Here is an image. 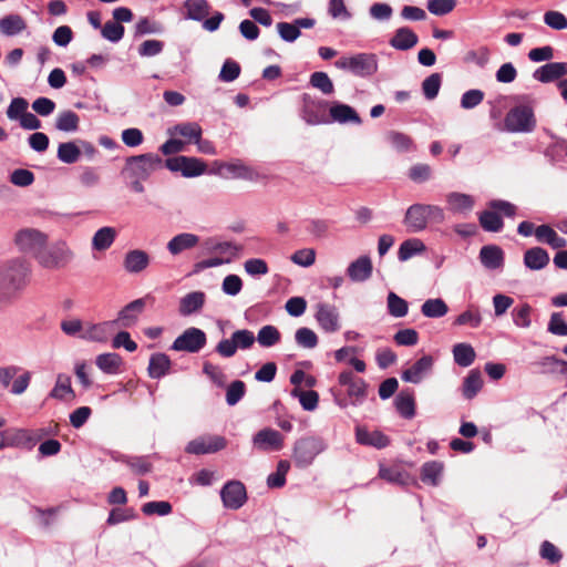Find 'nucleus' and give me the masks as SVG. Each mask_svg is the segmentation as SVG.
Here are the masks:
<instances>
[{"label":"nucleus","instance_id":"f257e3e1","mask_svg":"<svg viewBox=\"0 0 567 567\" xmlns=\"http://www.w3.org/2000/svg\"><path fill=\"white\" fill-rule=\"evenodd\" d=\"M32 268L23 257H13L0 264V303L18 300L31 282Z\"/></svg>","mask_w":567,"mask_h":567},{"label":"nucleus","instance_id":"f03ea898","mask_svg":"<svg viewBox=\"0 0 567 567\" xmlns=\"http://www.w3.org/2000/svg\"><path fill=\"white\" fill-rule=\"evenodd\" d=\"M515 100L516 104L505 115L504 126L509 133H532L537 125L536 100L527 94L516 96Z\"/></svg>","mask_w":567,"mask_h":567},{"label":"nucleus","instance_id":"7ed1b4c3","mask_svg":"<svg viewBox=\"0 0 567 567\" xmlns=\"http://www.w3.org/2000/svg\"><path fill=\"white\" fill-rule=\"evenodd\" d=\"M445 214L437 205L415 203L408 207L403 224L409 233H421L427 228L429 223L442 224Z\"/></svg>","mask_w":567,"mask_h":567},{"label":"nucleus","instance_id":"20e7f679","mask_svg":"<svg viewBox=\"0 0 567 567\" xmlns=\"http://www.w3.org/2000/svg\"><path fill=\"white\" fill-rule=\"evenodd\" d=\"M74 259V252L69 244L59 239L51 243L37 256V262L44 269L56 270L69 266Z\"/></svg>","mask_w":567,"mask_h":567},{"label":"nucleus","instance_id":"39448f33","mask_svg":"<svg viewBox=\"0 0 567 567\" xmlns=\"http://www.w3.org/2000/svg\"><path fill=\"white\" fill-rule=\"evenodd\" d=\"M162 165L163 159L157 154L145 153L134 155L125 159L121 175L124 178L148 179L155 171L162 167Z\"/></svg>","mask_w":567,"mask_h":567},{"label":"nucleus","instance_id":"423d86ee","mask_svg":"<svg viewBox=\"0 0 567 567\" xmlns=\"http://www.w3.org/2000/svg\"><path fill=\"white\" fill-rule=\"evenodd\" d=\"M378 65L377 54L369 52L343 55L334 62L337 69L347 71L358 78L372 76L377 73Z\"/></svg>","mask_w":567,"mask_h":567},{"label":"nucleus","instance_id":"0eeeda50","mask_svg":"<svg viewBox=\"0 0 567 567\" xmlns=\"http://www.w3.org/2000/svg\"><path fill=\"white\" fill-rule=\"evenodd\" d=\"M43 435H45L43 430L37 432L21 427L3 430L0 432V451L4 449L31 451Z\"/></svg>","mask_w":567,"mask_h":567},{"label":"nucleus","instance_id":"6e6552de","mask_svg":"<svg viewBox=\"0 0 567 567\" xmlns=\"http://www.w3.org/2000/svg\"><path fill=\"white\" fill-rule=\"evenodd\" d=\"M327 449L326 441L320 436H305L296 441L292 458L297 467L310 466L315 458Z\"/></svg>","mask_w":567,"mask_h":567},{"label":"nucleus","instance_id":"1a4fd4ad","mask_svg":"<svg viewBox=\"0 0 567 567\" xmlns=\"http://www.w3.org/2000/svg\"><path fill=\"white\" fill-rule=\"evenodd\" d=\"M49 240L48 234L37 228H21L13 237L17 249L27 255H31L37 259L38 254L47 247Z\"/></svg>","mask_w":567,"mask_h":567},{"label":"nucleus","instance_id":"9d476101","mask_svg":"<svg viewBox=\"0 0 567 567\" xmlns=\"http://www.w3.org/2000/svg\"><path fill=\"white\" fill-rule=\"evenodd\" d=\"M302 106L300 109V117L308 125H320L330 123L327 114L328 103L323 100H318L308 93L302 94Z\"/></svg>","mask_w":567,"mask_h":567},{"label":"nucleus","instance_id":"9b49d317","mask_svg":"<svg viewBox=\"0 0 567 567\" xmlns=\"http://www.w3.org/2000/svg\"><path fill=\"white\" fill-rule=\"evenodd\" d=\"M206 343V333L199 328L190 327L184 330V332L173 341L171 349L178 352L197 353Z\"/></svg>","mask_w":567,"mask_h":567},{"label":"nucleus","instance_id":"f8f14e48","mask_svg":"<svg viewBox=\"0 0 567 567\" xmlns=\"http://www.w3.org/2000/svg\"><path fill=\"white\" fill-rule=\"evenodd\" d=\"M165 167L173 173L179 172L186 178L200 176L207 168L202 159L184 155L167 158Z\"/></svg>","mask_w":567,"mask_h":567},{"label":"nucleus","instance_id":"ddd939ff","mask_svg":"<svg viewBox=\"0 0 567 567\" xmlns=\"http://www.w3.org/2000/svg\"><path fill=\"white\" fill-rule=\"evenodd\" d=\"M226 439L220 435H205L188 442L185 447L188 454H210L216 453L226 447Z\"/></svg>","mask_w":567,"mask_h":567},{"label":"nucleus","instance_id":"4468645a","mask_svg":"<svg viewBox=\"0 0 567 567\" xmlns=\"http://www.w3.org/2000/svg\"><path fill=\"white\" fill-rule=\"evenodd\" d=\"M315 318L319 327L327 333H334L341 327L339 311L333 305L319 302L316 306Z\"/></svg>","mask_w":567,"mask_h":567},{"label":"nucleus","instance_id":"2eb2a0df","mask_svg":"<svg viewBox=\"0 0 567 567\" xmlns=\"http://www.w3.org/2000/svg\"><path fill=\"white\" fill-rule=\"evenodd\" d=\"M220 497L226 508L238 509L247 499L245 485L239 481H229L220 489Z\"/></svg>","mask_w":567,"mask_h":567},{"label":"nucleus","instance_id":"dca6fc26","mask_svg":"<svg viewBox=\"0 0 567 567\" xmlns=\"http://www.w3.org/2000/svg\"><path fill=\"white\" fill-rule=\"evenodd\" d=\"M434 359L432 355H423L416 360L412 367L405 369L401 373V379L405 382L419 384L422 380L431 374L433 370Z\"/></svg>","mask_w":567,"mask_h":567},{"label":"nucleus","instance_id":"f3484780","mask_svg":"<svg viewBox=\"0 0 567 567\" xmlns=\"http://www.w3.org/2000/svg\"><path fill=\"white\" fill-rule=\"evenodd\" d=\"M252 445L259 451H279L282 449V435L270 427L258 431L252 437Z\"/></svg>","mask_w":567,"mask_h":567},{"label":"nucleus","instance_id":"a211bd4d","mask_svg":"<svg viewBox=\"0 0 567 567\" xmlns=\"http://www.w3.org/2000/svg\"><path fill=\"white\" fill-rule=\"evenodd\" d=\"M567 74L566 62H549L533 72V79L540 83H550L560 80Z\"/></svg>","mask_w":567,"mask_h":567},{"label":"nucleus","instance_id":"6ab92c4d","mask_svg":"<svg viewBox=\"0 0 567 567\" xmlns=\"http://www.w3.org/2000/svg\"><path fill=\"white\" fill-rule=\"evenodd\" d=\"M144 307L145 299L143 298L133 300L132 302L127 303L118 312L117 319L114 320V327L120 326L123 328H130L134 326L138 320V316L143 312Z\"/></svg>","mask_w":567,"mask_h":567},{"label":"nucleus","instance_id":"aec40b11","mask_svg":"<svg viewBox=\"0 0 567 567\" xmlns=\"http://www.w3.org/2000/svg\"><path fill=\"white\" fill-rule=\"evenodd\" d=\"M480 261L488 270H497L504 267L505 255L497 245H485L481 248L478 255Z\"/></svg>","mask_w":567,"mask_h":567},{"label":"nucleus","instance_id":"412c9836","mask_svg":"<svg viewBox=\"0 0 567 567\" xmlns=\"http://www.w3.org/2000/svg\"><path fill=\"white\" fill-rule=\"evenodd\" d=\"M200 238L196 234L181 233L168 240L166 249L172 256H178L184 251L195 248Z\"/></svg>","mask_w":567,"mask_h":567},{"label":"nucleus","instance_id":"4be33fe9","mask_svg":"<svg viewBox=\"0 0 567 567\" xmlns=\"http://www.w3.org/2000/svg\"><path fill=\"white\" fill-rule=\"evenodd\" d=\"M206 301V295L204 291H192L186 293L179 300L178 312L182 317H188L196 312H199Z\"/></svg>","mask_w":567,"mask_h":567},{"label":"nucleus","instance_id":"5701e85b","mask_svg":"<svg viewBox=\"0 0 567 567\" xmlns=\"http://www.w3.org/2000/svg\"><path fill=\"white\" fill-rule=\"evenodd\" d=\"M115 321H104L101 323H87L81 334V339L91 342H105L109 339Z\"/></svg>","mask_w":567,"mask_h":567},{"label":"nucleus","instance_id":"b1692460","mask_svg":"<svg viewBox=\"0 0 567 567\" xmlns=\"http://www.w3.org/2000/svg\"><path fill=\"white\" fill-rule=\"evenodd\" d=\"M372 269L371 259L368 256H362L348 266L347 274L352 281L363 282L371 277Z\"/></svg>","mask_w":567,"mask_h":567},{"label":"nucleus","instance_id":"393cba45","mask_svg":"<svg viewBox=\"0 0 567 567\" xmlns=\"http://www.w3.org/2000/svg\"><path fill=\"white\" fill-rule=\"evenodd\" d=\"M449 209L454 214H468L472 212L475 200L474 197L458 192H452L446 195Z\"/></svg>","mask_w":567,"mask_h":567},{"label":"nucleus","instance_id":"a878e982","mask_svg":"<svg viewBox=\"0 0 567 567\" xmlns=\"http://www.w3.org/2000/svg\"><path fill=\"white\" fill-rule=\"evenodd\" d=\"M172 368L169 357L162 352L153 353L150 358L147 372L150 378L159 380L167 375Z\"/></svg>","mask_w":567,"mask_h":567},{"label":"nucleus","instance_id":"bb28decb","mask_svg":"<svg viewBox=\"0 0 567 567\" xmlns=\"http://www.w3.org/2000/svg\"><path fill=\"white\" fill-rule=\"evenodd\" d=\"M150 265V256L141 249H133L126 252L124 258V268L130 274H138L145 270Z\"/></svg>","mask_w":567,"mask_h":567},{"label":"nucleus","instance_id":"cd10ccee","mask_svg":"<svg viewBox=\"0 0 567 567\" xmlns=\"http://www.w3.org/2000/svg\"><path fill=\"white\" fill-rule=\"evenodd\" d=\"M330 123L331 122H338V123H354L360 124L361 118L355 112L353 107L347 104L342 103H336L330 107Z\"/></svg>","mask_w":567,"mask_h":567},{"label":"nucleus","instance_id":"c85d7f7f","mask_svg":"<svg viewBox=\"0 0 567 567\" xmlns=\"http://www.w3.org/2000/svg\"><path fill=\"white\" fill-rule=\"evenodd\" d=\"M419 41L417 35L408 27L399 28L390 39V45L395 50L406 51L413 48Z\"/></svg>","mask_w":567,"mask_h":567},{"label":"nucleus","instance_id":"c756f323","mask_svg":"<svg viewBox=\"0 0 567 567\" xmlns=\"http://www.w3.org/2000/svg\"><path fill=\"white\" fill-rule=\"evenodd\" d=\"M355 439L359 444L383 449L389 445L390 441L386 435L379 431H368L363 427H357Z\"/></svg>","mask_w":567,"mask_h":567},{"label":"nucleus","instance_id":"7c9ffc66","mask_svg":"<svg viewBox=\"0 0 567 567\" xmlns=\"http://www.w3.org/2000/svg\"><path fill=\"white\" fill-rule=\"evenodd\" d=\"M184 18L186 20L203 21L210 13V4L207 0H185Z\"/></svg>","mask_w":567,"mask_h":567},{"label":"nucleus","instance_id":"2f4dec72","mask_svg":"<svg viewBox=\"0 0 567 567\" xmlns=\"http://www.w3.org/2000/svg\"><path fill=\"white\" fill-rule=\"evenodd\" d=\"M549 255L542 247H533L524 254V265L530 270L544 269L549 264Z\"/></svg>","mask_w":567,"mask_h":567},{"label":"nucleus","instance_id":"473e14b6","mask_svg":"<svg viewBox=\"0 0 567 567\" xmlns=\"http://www.w3.org/2000/svg\"><path fill=\"white\" fill-rule=\"evenodd\" d=\"M394 405L399 414L404 419H412L415 415V400L412 390L401 391L395 400Z\"/></svg>","mask_w":567,"mask_h":567},{"label":"nucleus","instance_id":"72a5a7b5","mask_svg":"<svg viewBox=\"0 0 567 567\" xmlns=\"http://www.w3.org/2000/svg\"><path fill=\"white\" fill-rule=\"evenodd\" d=\"M27 28L24 19L19 14H8L0 19V32L6 37H14Z\"/></svg>","mask_w":567,"mask_h":567},{"label":"nucleus","instance_id":"f704fd0d","mask_svg":"<svg viewBox=\"0 0 567 567\" xmlns=\"http://www.w3.org/2000/svg\"><path fill=\"white\" fill-rule=\"evenodd\" d=\"M171 135H181L187 140V142H198L202 137L203 130L196 122H184L174 125L168 130Z\"/></svg>","mask_w":567,"mask_h":567},{"label":"nucleus","instance_id":"c9c22d12","mask_svg":"<svg viewBox=\"0 0 567 567\" xmlns=\"http://www.w3.org/2000/svg\"><path fill=\"white\" fill-rule=\"evenodd\" d=\"M206 249L212 252H217L223 257L224 259H229V262L233 260L234 257H236L239 251L241 250V246H238L231 241H217L215 239H208L205 243Z\"/></svg>","mask_w":567,"mask_h":567},{"label":"nucleus","instance_id":"e433bc0d","mask_svg":"<svg viewBox=\"0 0 567 567\" xmlns=\"http://www.w3.org/2000/svg\"><path fill=\"white\" fill-rule=\"evenodd\" d=\"M483 386L482 374L480 370L473 369L463 381L462 393L465 399L472 400Z\"/></svg>","mask_w":567,"mask_h":567},{"label":"nucleus","instance_id":"4c0bfd02","mask_svg":"<svg viewBox=\"0 0 567 567\" xmlns=\"http://www.w3.org/2000/svg\"><path fill=\"white\" fill-rule=\"evenodd\" d=\"M116 237V230L113 227H102L95 231L92 238V248L97 251L106 250L112 246Z\"/></svg>","mask_w":567,"mask_h":567},{"label":"nucleus","instance_id":"58836bf2","mask_svg":"<svg viewBox=\"0 0 567 567\" xmlns=\"http://www.w3.org/2000/svg\"><path fill=\"white\" fill-rule=\"evenodd\" d=\"M96 367L107 374H116L122 365V358L115 352L102 353L95 359Z\"/></svg>","mask_w":567,"mask_h":567},{"label":"nucleus","instance_id":"ea45409f","mask_svg":"<svg viewBox=\"0 0 567 567\" xmlns=\"http://www.w3.org/2000/svg\"><path fill=\"white\" fill-rule=\"evenodd\" d=\"M443 463L437 461L426 462L421 467V480L423 483L437 486L443 473Z\"/></svg>","mask_w":567,"mask_h":567},{"label":"nucleus","instance_id":"a19ab883","mask_svg":"<svg viewBox=\"0 0 567 567\" xmlns=\"http://www.w3.org/2000/svg\"><path fill=\"white\" fill-rule=\"evenodd\" d=\"M426 246L419 238H410L404 240L398 251V258L400 261H406L414 257L415 255L422 254L425 251Z\"/></svg>","mask_w":567,"mask_h":567},{"label":"nucleus","instance_id":"79ce46f5","mask_svg":"<svg viewBox=\"0 0 567 567\" xmlns=\"http://www.w3.org/2000/svg\"><path fill=\"white\" fill-rule=\"evenodd\" d=\"M453 358L457 365L462 368L470 367L476 357L474 348L468 343H456L453 347Z\"/></svg>","mask_w":567,"mask_h":567},{"label":"nucleus","instance_id":"37998d69","mask_svg":"<svg viewBox=\"0 0 567 567\" xmlns=\"http://www.w3.org/2000/svg\"><path fill=\"white\" fill-rule=\"evenodd\" d=\"M478 221L485 231L498 233L504 227L502 217L494 209L483 210L478 215Z\"/></svg>","mask_w":567,"mask_h":567},{"label":"nucleus","instance_id":"c03bdc74","mask_svg":"<svg viewBox=\"0 0 567 567\" xmlns=\"http://www.w3.org/2000/svg\"><path fill=\"white\" fill-rule=\"evenodd\" d=\"M421 312L426 318H442L449 312V307L443 299L433 298L423 302Z\"/></svg>","mask_w":567,"mask_h":567},{"label":"nucleus","instance_id":"a18cd8bd","mask_svg":"<svg viewBox=\"0 0 567 567\" xmlns=\"http://www.w3.org/2000/svg\"><path fill=\"white\" fill-rule=\"evenodd\" d=\"M281 339V334L277 327L267 324L259 329L256 341L259 343L260 347L264 348H271L275 344H277Z\"/></svg>","mask_w":567,"mask_h":567},{"label":"nucleus","instance_id":"49530a36","mask_svg":"<svg viewBox=\"0 0 567 567\" xmlns=\"http://www.w3.org/2000/svg\"><path fill=\"white\" fill-rule=\"evenodd\" d=\"M386 307L390 316L394 318H402L408 315L409 303L406 300L391 291L386 298Z\"/></svg>","mask_w":567,"mask_h":567},{"label":"nucleus","instance_id":"de8ad7c7","mask_svg":"<svg viewBox=\"0 0 567 567\" xmlns=\"http://www.w3.org/2000/svg\"><path fill=\"white\" fill-rule=\"evenodd\" d=\"M80 117L73 111H63L59 113L55 127L62 132H76L79 130Z\"/></svg>","mask_w":567,"mask_h":567},{"label":"nucleus","instance_id":"09e8293b","mask_svg":"<svg viewBox=\"0 0 567 567\" xmlns=\"http://www.w3.org/2000/svg\"><path fill=\"white\" fill-rule=\"evenodd\" d=\"M81 150L74 142L61 143L58 147L56 157L64 164H73L79 161Z\"/></svg>","mask_w":567,"mask_h":567},{"label":"nucleus","instance_id":"8fccbe9b","mask_svg":"<svg viewBox=\"0 0 567 567\" xmlns=\"http://www.w3.org/2000/svg\"><path fill=\"white\" fill-rule=\"evenodd\" d=\"M291 395L299 400L300 405L306 411H313L318 406L319 394L313 390L303 391L299 388H295L291 391Z\"/></svg>","mask_w":567,"mask_h":567},{"label":"nucleus","instance_id":"3c124183","mask_svg":"<svg viewBox=\"0 0 567 567\" xmlns=\"http://www.w3.org/2000/svg\"><path fill=\"white\" fill-rule=\"evenodd\" d=\"M50 398L56 400H64L66 395L74 396V391L71 386V379L65 374H59L53 389L50 392Z\"/></svg>","mask_w":567,"mask_h":567},{"label":"nucleus","instance_id":"603ef678","mask_svg":"<svg viewBox=\"0 0 567 567\" xmlns=\"http://www.w3.org/2000/svg\"><path fill=\"white\" fill-rule=\"evenodd\" d=\"M532 307L528 303H522L513 308L511 315L513 322L518 328H529L532 324Z\"/></svg>","mask_w":567,"mask_h":567},{"label":"nucleus","instance_id":"864d4df0","mask_svg":"<svg viewBox=\"0 0 567 567\" xmlns=\"http://www.w3.org/2000/svg\"><path fill=\"white\" fill-rule=\"evenodd\" d=\"M296 343L305 349H313L318 344V337L313 330L307 327L297 329L295 332Z\"/></svg>","mask_w":567,"mask_h":567},{"label":"nucleus","instance_id":"5fc2aeb1","mask_svg":"<svg viewBox=\"0 0 567 567\" xmlns=\"http://www.w3.org/2000/svg\"><path fill=\"white\" fill-rule=\"evenodd\" d=\"M310 84L315 89L320 90L323 94H332L334 91L333 83L326 72L317 71L310 75Z\"/></svg>","mask_w":567,"mask_h":567},{"label":"nucleus","instance_id":"6e6d98bb","mask_svg":"<svg viewBox=\"0 0 567 567\" xmlns=\"http://www.w3.org/2000/svg\"><path fill=\"white\" fill-rule=\"evenodd\" d=\"M367 389L368 384L361 378L348 386L347 394L352 400L351 403L353 405H359L363 402L367 396Z\"/></svg>","mask_w":567,"mask_h":567},{"label":"nucleus","instance_id":"4d7b16f0","mask_svg":"<svg viewBox=\"0 0 567 567\" xmlns=\"http://www.w3.org/2000/svg\"><path fill=\"white\" fill-rule=\"evenodd\" d=\"M124 27L115 21H107L101 29V34L104 39L112 43L120 42L124 37Z\"/></svg>","mask_w":567,"mask_h":567},{"label":"nucleus","instance_id":"13d9d810","mask_svg":"<svg viewBox=\"0 0 567 567\" xmlns=\"http://www.w3.org/2000/svg\"><path fill=\"white\" fill-rule=\"evenodd\" d=\"M246 393V384L241 380L233 381L226 390V402L229 406L236 405Z\"/></svg>","mask_w":567,"mask_h":567},{"label":"nucleus","instance_id":"bf43d9fd","mask_svg":"<svg viewBox=\"0 0 567 567\" xmlns=\"http://www.w3.org/2000/svg\"><path fill=\"white\" fill-rule=\"evenodd\" d=\"M442 83V76L440 73H433L429 75L423 82H422V91L424 96L427 100H434L440 91Z\"/></svg>","mask_w":567,"mask_h":567},{"label":"nucleus","instance_id":"052dcab7","mask_svg":"<svg viewBox=\"0 0 567 567\" xmlns=\"http://www.w3.org/2000/svg\"><path fill=\"white\" fill-rule=\"evenodd\" d=\"M173 511V507L171 503L166 501H152L147 502L142 506L143 514L151 516V515H158V516H166L171 514Z\"/></svg>","mask_w":567,"mask_h":567},{"label":"nucleus","instance_id":"680f3d73","mask_svg":"<svg viewBox=\"0 0 567 567\" xmlns=\"http://www.w3.org/2000/svg\"><path fill=\"white\" fill-rule=\"evenodd\" d=\"M385 137L392 147L399 152H408L412 147V140L403 133L390 131Z\"/></svg>","mask_w":567,"mask_h":567},{"label":"nucleus","instance_id":"e2e57ef3","mask_svg":"<svg viewBox=\"0 0 567 567\" xmlns=\"http://www.w3.org/2000/svg\"><path fill=\"white\" fill-rule=\"evenodd\" d=\"M379 476L392 484L403 485L405 484V475L404 473L396 466L386 467L384 465H380Z\"/></svg>","mask_w":567,"mask_h":567},{"label":"nucleus","instance_id":"0e129e2a","mask_svg":"<svg viewBox=\"0 0 567 567\" xmlns=\"http://www.w3.org/2000/svg\"><path fill=\"white\" fill-rule=\"evenodd\" d=\"M125 464L137 475H144L152 471V463L148 456H130Z\"/></svg>","mask_w":567,"mask_h":567},{"label":"nucleus","instance_id":"69168bd1","mask_svg":"<svg viewBox=\"0 0 567 567\" xmlns=\"http://www.w3.org/2000/svg\"><path fill=\"white\" fill-rule=\"evenodd\" d=\"M544 22L547 27L557 31L567 29V18L559 11L549 10L545 12Z\"/></svg>","mask_w":567,"mask_h":567},{"label":"nucleus","instance_id":"338daca9","mask_svg":"<svg viewBox=\"0 0 567 567\" xmlns=\"http://www.w3.org/2000/svg\"><path fill=\"white\" fill-rule=\"evenodd\" d=\"M484 100V92L478 89H472L463 93L461 97V107L471 110L481 104Z\"/></svg>","mask_w":567,"mask_h":567},{"label":"nucleus","instance_id":"774afa93","mask_svg":"<svg viewBox=\"0 0 567 567\" xmlns=\"http://www.w3.org/2000/svg\"><path fill=\"white\" fill-rule=\"evenodd\" d=\"M547 330L551 334L567 337V323L564 320L561 312L551 313Z\"/></svg>","mask_w":567,"mask_h":567}]
</instances>
